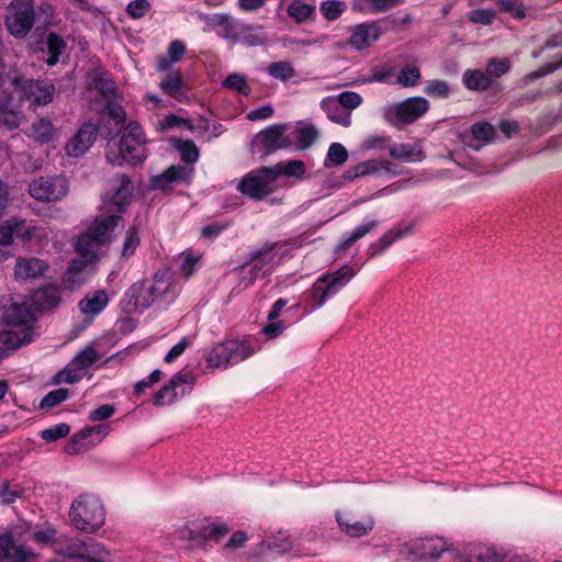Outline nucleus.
<instances>
[{
    "instance_id": "obj_62",
    "label": "nucleus",
    "mask_w": 562,
    "mask_h": 562,
    "mask_svg": "<svg viewBox=\"0 0 562 562\" xmlns=\"http://www.w3.org/2000/svg\"><path fill=\"white\" fill-rule=\"evenodd\" d=\"M336 102L345 110H353L362 103V97L355 91H344L338 95Z\"/></svg>"
},
{
    "instance_id": "obj_21",
    "label": "nucleus",
    "mask_w": 562,
    "mask_h": 562,
    "mask_svg": "<svg viewBox=\"0 0 562 562\" xmlns=\"http://www.w3.org/2000/svg\"><path fill=\"white\" fill-rule=\"evenodd\" d=\"M194 375L190 371H179L172 375L168 383L160 387L154 394L153 403L155 406H162L167 402L171 403L177 398V387L182 384H192Z\"/></svg>"
},
{
    "instance_id": "obj_42",
    "label": "nucleus",
    "mask_w": 562,
    "mask_h": 562,
    "mask_svg": "<svg viewBox=\"0 0 562 562\" xmlns=\"http://www.w3.org/2000/svg\"><path fill=\"white\" fill-rule=\"evenodd\" d=\"M281 243H266L261 248L255 250L250 257H248V266L252 265V270L257 269L259 263L266 265L270 262L274 257V249L279 247Z\"/></svg>"
},
{
    "instance_id": "obj_64",
    "label": "nucleus",
    "mask_w": 562,
    "mask_h": 562,
    "mask_svg": "<svg viewBox=\"0 0 562 562\" xmlns=\"http://www.w3.org/2000/svg\"><path fill=\"white\" fill-rule=\"evenodd\" d=\"M162 378V372L159 369L154 370L144 380L138 381L134 385V395L140 396L146 389L151 387L155 383L159 382Z\"/></svg>"
},
{
    "instance_id": "obj_41",
    "label": "nucleus",
    "mask_w": 562,
    "mask_h": 562,
    "mask_svg": "<svg viewBox=\"0 0 562 562\" xmlns=\"http://www.w3.org/2000/svg\"><path fill=\"white\" fill-rule=\"evenodd\" d=\"M100 246L101 244L97 243L92 236L85 232L78 237L75 248L82 258L91 260L95 257V252Z\"/></svg>"
},
{
    "instance_id": "obj_35",
    "label": "nucleus",
    "mask_w": 562,
    "mask_h": 562,
    "mask_svg": "<svg viewBox=\"0 0 562 562\" xmlns=\"http://www.w3.org/2000/svg\"><path fill=\"white\" fill-rule=\"evenodd\" d=\"M288 14L291 16L296 23H304L310 20H313L316 14V9L312 4H307L302 0H294L288 5Z\"/></svg>"
},
{
    "instance_id": "obj_49",
    "label": "nucleus",
    "mask_w": 562,
    "mask_h": 562,
    "mask_svg": "<svg viewBox=\"0 0 562 562\" xmlns=\"http://www.w3.org/2000/svg\"><path fill=\"white\" fill-rule=\"evenodd\" d=\"M348 151L342 144L333 143L327 150L325 166L328 167L329 164L334 166H341L348 160Z\"/></svg>"
},
{
    "instance_id": "obj_50",
    "label": "nucleus",
    "mask_w": 562,
    "mask_h": 562,
    "mask_svg": "<svg viewBox=\"0 0 562 562\" xmlns=\"http://www.w3.org/2000/svg\"><path fill=\"white\" fill-rule=\"evenodd\" d=\"M69 396V391L65 387H59L53 391H49L40 403V408L48 409L55 406H58L64 401H66Z\"/></svg>"
},
{
    "instance_id": "obj_43",
    "label": "nucleus",
    "mask_w": 562,
    "mask_h": 562,
    "mask_svg": "<svg viewBox=\"0 0 562 562\" xmlns=\"http://www.w3.org/2000/svg\"><path fill=\"white\" fill-rule=\"evenodd\" d=\"M140 244V232L137 225H131L126 231L121 256L123 258L132 257Z\"/></svg>"
},
{
    "instance_id": "obj_32",
    "label": "nucleus",
    "mask_w": 562,
    "mask_h": 562,
    "mask_svg": "<svg viewBox=\"0 0 562 562\" xmlns=\"http://www.w3.org/2000/svg\"><path fill=\"white\" fill-rule=\"evenodd\" d=\"M159 87L165 93L177 101H182L187 98V92L183 88V78L178 72H169L159 83Z\"/></svg>"
},
{
    "instance_id": "obj_29",
    "label": "nucleus",
    "mask_w": 562,
    "mask_h": 562,
    "mask_svg": "<svg viewBox=\"0 0 562 562\" xmlns=\"http://www.w3.org/2000/svg\"><path fill=\"white\" fill-rule=\"evenodd\" d=\"M389 154L394 159H401L408 162H418L424 159V153L418 144H393L389 148Z\"/></svg>"
},
{
    "instance_id": "obj_13",
    "label": "nucleus",
    "mask_w": 562,
    "mask_h": 562,
    "mask_svg": "<svg viewBox=\"0 0 562 562\" xmlns=\"http://www.w3.org/2000/svg\"><path fill=\"white\" fill-rule=\"evenodd\" d=\"M145 145L146 144L139 143L138 140L120 138L116 144L117 150L109 149L106 158L110 162L117 165H122V161L133 166L140 164L146 159Z\"/></svg>"
},
{
    "instance_id": "obj_19",
    "label": "nucleus",
    "mask_w": 562,
    "mask_h": 562,
    "mask_svg": "<svg viewBox=\"0 0 562 562\" xmlns=\"http://www.w3.org/2000/svg\"><path fill=\"white\" fill-rule=\"evenodd\" d=\"M382 35V30L376 22H364L350 27L348 44L361 50L376 42Z\"/></svg>"
},
{
    "instance_id": "obj_58",
    "label": "nucleus",
    "mask_w": 562,
    "mask_h": 562,
    "mask_svg": "<svg viewBox=\"0 0 562 562\" xmlns=\"http://www.w3.org/2000/svg\"><path fill=\"white\" fill-rule=\"evenodd\" d=\"M121 138L138 140L139 143L144 144L147 143L143 127L137 121H130L128 123H125L122 130Z\"/></svg>"
},
{
    "instance_id": "obj_63",
    "label": "nucleus",
    "mask_w": 562,
    "mask_h": 562,
    "mask_svg": "<svg viewBox=\"0 0 562 562\" xmlns=\"http://www.w3.org/2000/svg\"><path fill=\"white\" fill-rule=\"evenodd\" d=\"M229 227V222H212L204 225L201 229V237L214 240L217 238L223 232H225Z\"/></svg>"
},
{
    "instance_id": "obj_14",
    "label": "nucleus",
    "mask_w": 562,
    "mask_h": 562,
    "mask_svg": "<svg viewBox=\"0 0 562 562\" xmlns=\"http://www.w3.org/2000/svg\"><path fill=\"white\" fill-rule=\"evenodd\" d=\"M34 321L30 306L24 302L4 299L0 302V323L9 326L27 327Z\"/></svg>"
},
{
    "instance_id": "obj_54",
    "label": "nucleus",
    "mask_w": 562,
    "mask_h": 562,
    "mask_svg": "<svg viewBox=\"0 0 562 562\" xmlns=\"http://www.w3.org/2000/svg\"><path fill=\"white\" fill-rule=\"evenodd\" d=\"M98 359V351L94 347L89 346L77 353V356L74 358V363L78 367V369L86 370L94 364Z\"/></svg>"
},
{
    "instance_id": "obj_10",
    "label": "nucleus",
    "mask_w": 562,
    "mask_h": 562,
    "mask_svg": "<svg viewBox=\"0 0 562 562\" xmlns=\"http://www.w3.org/2000/svg\"><path fill=\"white\" fill-rule=\"evenodd\" d=\"M115 181L117 187L115 191L109 194L104 200V209L123 216L132 203L134 184L131 178L125 173L119 175Z\"/></svg>"
},
{
    "instance_id": "obj_59",
    "label": "nucleus",
    "mask_w": 562,
    "mask_h": 562,
    "mask_svg": "<svg viewBox=\"0 0 562 562\" xmlns=\"http://www.w3.org/2000/svg\"><path fill=\"white\" fill-rule=\"evenodd\" d=\"M173 127H186V128L190 130L191 132H193V128H194L193 124L189 120L182 119L173 113L166 115L159 122V128L162 132L169 131Z\"/></svg>"
},
{
    "instance_id": "obj_31",
    "label": "nucleus",
    "mask_w": 562,
    "mask_h": 562,
    "mask_svg": "<svg viewBox=\"0 0 562 562\" xmlns=\"http://www.w3.org/2000/svg\"><path fill=\"white\" fill-rule=\"evenodd\" d=\"M277 178L282 176L288 178H294L302 180L306 175V166L303 160L291 159L286 161H280L272 166Z\"/></svg>"
},
{
    "instance_id": "obj_53",
    "label": "nucleus",
    "mask_w": 562,
    "mask_h": 562,
    "mask_svg": "<svg viewBox=\"0 0 562 562\" xmlns=\"http://www.w3.org/2000/svg\"><path fill=\"white\" fill-rule=\"evenodd\" d=\"M510 69V61L507 58L493 57L486 63V72L490 78H499Z\"/></svg>"
},
{
    "instance_id": "obj_61",
    "label": "nucleus",
    "mask_w": 562,
    "mask_h": 562,
    "mask_svg": "<svg viewBox=\"0 0 562 562\" xmlns=\"http://www.w3.org/2000/svg\"><path fill=\"white\" fill-rule=\"evenodd\" d=\"M472 135L475 139L490 142L495 135V128L487 122L474 123L471 127Z\"/></svg>"
},
{
    "instance_id": "obj_57",
    "label": "nucleus",
    "mask_w": 562,
    "mask_h": 562,
    "mask_svg": "<svg viewBox=\"0 0 562 562\" xmlns=\"http://www.w3.org/2000/svg\"><path fill=\"white\" fill-rule=\"evenodd\" d=\"M69 432L70 426L66 423H60L42 430L41 438L47 442H54L58 439L67 437Z\"/></svg>"
},
{
    "instance_id": "obj_52",
    "label": "nucleus",
    "mask_w": 562,
    "mask_h": 562,
    "mask_svg": "<svg viewBox=\"0 0 562 562\" xmlns=\"http://www.w3.org/2000/svg\"><path fill=\"white\" fill-rule=\"evenodd\" d=\"M346 9V4L339 0H326L321 3V12L328 21L337 20Z\"/></svg>"
},
{
    "instance_id": "obj_8",
    "label": "nucleus",
    "mask_w": 562,
    "mask_h": 562,
    "mask_svg": "<svg viewBox=\"0 0 562 562\" xmlns=\"http://www.w3.org/2000/svg\"><path fill=\"white\" fill-rule=\"evenodd\" d=\"M246 358V345L239 340H227L214 346L206 355L207 368H227Z\"/></svg>"
},
{
    "instance_id": "obj_22",
    "label": "nucleus",
    "mask_w": 562,
    "mask_h": 562,
    "mask_svg": "<svg viewBox=\"0 0 562 562\" xmlns=\"http://www.w3.org/2000/svg\"><path fill=\"white\" fill-rule=\"evenodd\" d=\"M109 304V295L104 290H97L87 293L78 303L79 311L93 319Z\"/></svg>"
},
{
    "instance_id": "obj_28",
    "label": "nucleus",
    "mask_w": 562,
    "mask_h": 562,
    "mask_svg": "<svg viewBox=\"0 0 562 562\" xmlns=\"http://www.w3.org/2000/svg\"><path fill=\"white\" fill-rule=\"evenodd\" d=\"M285 124H272L256 135L252 146L260 143L266 148L267 153H273L278 150L282 132H285Z\"/></svg>"
},
{
    "instance_id": "obj_46",
    "label": "nucleus",
    "mask_w": 562,
    "mask_h": 562,
    "mask_svg": "<svg viewBox=\"0 0 562 562\" xmlns=\"http://www.w3.org/2000/svg\"><path fill=\"white\" fill-rule=\"evenodd\" d=\"M104 112L111 120H113L117 127L115 135L121 133L126 123V112L124 108L113 99L105 102Z\"/></svg>"
},
{
    "instance_id": "obj_18",
    "label": "nucleus",
    "mask_w": 562,
    "mask_h": 562,
    "mask_svg": "<svg viewBox=\"0 0 562 562\" xmlns=\"http://www.w3.org/2000/svg\"><path fill=\"white\" fill-rule=\"evenodd\" d=\"M336 521L341 532L350 538H360L367 536L374 528V519L371 516H364L355 519L350 513L336 512Z\"/></svg>"
},
{
    "instance_id": "obj_36",
    "label": "nucleus",
    "mask_w": 562,
    "mask_h": 562,
    "mask_svg": "<svg viewBox=\"0 0 562 562\" xmlns=\"http://www.w3.org/2000/svg\"><path fill=\"white\" fill-rule=\"evenodd\" d=\"M88 260L74 259L64 274V282L71 289L80 286L85 282L82 273L87 268Z\"/></svg>"
},
{
    "instance_id": "obj_7",
    "label": "nucleus",
    "mask_w": 562,
    "mask_h": 562,
    "mask_svg": "<svg viewBox=\"0 0 562 562\" xmlns=\"http://www.w3.org/2000/svg\"><path fill=\"white\" fill-rule=\"evenodd\" d=\"M68 180L63 175L38 177L29 184V193L38 201L55 202L68 194Z\"/></svg>"
},
{
    "instance_id": "obj_37",
    "label": "nucleus",
    "mask_w": 562,
    "mask_h": 562,
    "mask_svg": "<svg viewBox=\"0 0 562 562\" xmlns=\"http://www.w3.org/2000/svg\"><path fill=\"white\" fill-rule=\"evenodd\" d=\"M382 160L370 159L351 167L346 172V179L353 180L359 177L379 175L382 172Z\"/></svg>"
},
{
    "instance_id": "obj_5",
    "label": "nucleus",
    "mask_w": 562,
    "mask_h": 562,
    "mask_svg": "<svg viewBox=\"0 0 562 562\" xmlns=\"http://www.w3.org/2000/svg\"><path fill=\"white\" fill-rule=\"evenodd\" d=\"M36 12L34 0H11L5 9L4 25L18 40L25 38L34 27Z\"/></svg>"
},
{
    "instance_id": "obj_60",
    "label": "nucleus",
    "mask_w": 562,
    "mask_h": 562,
    "mask_svg": "<svg viewBox=\"0 0 562 562\" xmlns=\"http://www.w3.org/2000/svg\"><path fill=\"white\" fill-rule=\"evenodd\" d=\"M22 488L19 485H15L11 488L10 482L4 480L0 486V503L2 505H11L16 498L21 497Z\"/></svg>"
},
{
    "instance_id": "obj_44",
    "label": "nucleus",
    "mask_w": 562,
    "mask_h": 562,
    "mask_svg": "<svg viewBox=\"0 0 562 562\" xmlns=\"http://www.w3.org/2000/svg\"><path fill=\"white\" fill-rule=\"evenodd\" d=\"M34 138L41 144H49L54 138L55 128L53 124L45 119H38L32 125Z\"/></svg>"
},
{
    "instance_id": "obj_6",
    "label": "nucleus",
    "mask_w": 562,
    "mask_h": 562,
    "mask_svg": "<svg viewBox=\"0 0 562 562\" xmlns=\"http://www.w3.org/2000/svg\"><path fill=\"white\" fill-rule=\"evenodd\" d=\"M429 110V102L423 97L407 98L384 110V120L394 127L412 124Z\"/></svg>"
},
{
    "instance_id": "obj_3",
    "label": "nucleus",
    "mask_w": 562,
    "mask_h": 562,
    "mask_svg": "<svg viewBox=\"0 0 562 562\" xmlns=\"http://www.w3.org/2000/svg\"><path fill=\"white\" fill-rule=\"evenodd\" d=\"M356 272L349 266H342L333 273L319 277L307 294L310 311L322 307L328 299L336 295L353 277Z\"/></svg>"
},
{
    "instance_id": "obj_33",
    "label": "nucleus",
    "mask_w": 562,
    "mask_h": 562,
    "mask_svg": "<svg viewBox=\"0 0 562 562\" xmlns=\"http://www.w3.org/2000/svg\"><path fill=\"white\" fill-rule=\"evenodd\" d=\"M45 44L48 54L46 64L53 67L59 61V58L66 49L67 44L63 36L53 31L47 33Z\"/></svg>"
},
{
    "instance_id": "obj_12",
    "label": "nucleus",
    "mask_w": 562,
    "mask_h": 562,
    "mask_svg": "<svg viewBox=\"0 0 562 562\" xmlns=\"http://www.w3.org/2000/svg\"><path fill=\"white\" fill-rule=\"evenodd\" d=\"M192 168L171 165L161 173L153 176L149 180V186L153 190H160L164 193H170L175 184L189 183L192 177Z\"/></svg>"
},
{
    "instance_id": "obj_45",
    "label": "nucleus",
    "mask_w": 562,
    "mask_h": 562,
    "mask_svg": "<svg viewBox=\"0 0 562 562\" xmlns=\"http://www.w3.org/2000/svg\"><path fill=\"white\" fill-rule=\"evenodd\" d=\"M422 78L420 70L417 66L407 64L397 75V83L405 88L416 87Z\"/></svg>"
},
{
    "instance_id": "obj_24",
    "label": "nucleus",
    "mask_w": 562,
    "mask_h": 562,
    "mask_svg": "<svg viewBox=\"0 0 562 562\" xmlns=\"http://www.w3.org/2000/svg\"><path fill=\"white\" fill-rule=\"evenodd\" d=\"M231 531L225 522H210L207 525L196 526L190 531V538L194 541H220Z\"/></svg>"
},
{
    "instance_id": "obj_47",
    "label": "nucleus",
    "mask_w": 562,
    "mask_h": 562,
    "mask_svg": "<svg viewBox=\"0 0 562 562\" xmlns=\"http://www.w3.org/2000/svg\"><path fill=\"white\" fill-rule=\"evenodd\" d=\"M35 300L41 310H50L59 304L60 295L54 288L42 289L36 292Z\"/></svg>"
},
{
    "instance_id": "obj_51",
    "label": "nucleus",
    "mask_w": 562,
    "mask_h": 562,
    "mask_svg": "<svg viewBox=\"0 0 562 562\" xmlns=\"http://www.w3.org/2000/svg\"><path fill=\"white\" fill-rule=\"evenodd\" d=\"M424 92L431 98L445 99L450 93V86L445 80L432 79L426 82Z\"/></svg>"
},
{
    "instance_id": "obj_15",
    "label": "nucleus",
    "mask_w": 562,
    "mask_h": 562,
    "mask_svg": "<svg viewBox=\"0 0 562 562\" xmlns=\"http://www.w3.org/2000/svg\"><path fill=\"white\" fill-rule=\"evenodd\" d=\"M98 134L99 126L97 124L92 122H85L75 135L66 143V154L74 158L83 156L94 144Z\"/></svg>"
},
{
    "instance_id": "obj_55",
    "label": "nucleus",
    "mask_w": 562,
    "mask_h": 562,
    "mask_svg": "<svg viewBox=\"0 0 562 562\" xmlns=\"http://www.w3.org/2000/svg\"><path fill=\"white\" fill-rule=\"evenodd\" d=\"M268 72L273 78L280 79L282 81H286L295 75L294 68L288 61H277L270 64L268 66Z\"/></svg>"
},
{
    "instance_id": "obj_56",
    "label": "nucleus",
    "mask_w": 562,
    "mask_h": 562,
    "mask_svg": "<svg viewBox=\"0 0 562 562\" xmlns=\"http://www.w3.org/2000/svg\"><path fill=\"white\" fill-rule=\"evenodd\" d=\"M497 5L502 12L509 13L515 20L526 18L525 5L517 0H498Z\"/></svg>"
},
{
    "instance_id": "obj_2",
    "label": "nucleus",
    "mask_w": 562,
    "mask_h": 562,
    "mask_svg": "<svg viewBox=\"0 0 562 562\" xmlns=\"http://www.w3.org/2000/svg\"><path fill=\"white\" fill-rule=\"evenodd\" d=\"M69 517L74 526L87 533L99 530L105 521L101 499L93 494H82L70 506Z\"/></svg>"
},
{
    "instance_id": "obj_16",
    "label": "nucleus",
    "mask_w": 562,
    "mask_h": 562,
    "mask_svg": "<svg viewBox=\"0 0 562 562\" xmlns=\"http://www.w3.org/2000/svg\"><path fill=\"white\" fill-rule=\"evenodd\" d=\"M123 216L104 209L102 213L94 217L86 232L92 236L97 243L106 245L111 243V234L119 225L123 224Z\"/></svg>"
},
{
    "instance_id": "obj_11",
    "label": "nucleus",
    "mask_w": 562,
    "mask_h": 562,
    "mask_svg": "<svg viewBox=\"0 0 562 562\" xmlns=\"http://www.w3.org/2000/svg\"><path fill=\"white\" fill-rule=\"evenodd\" d=\"M278 180L272 166L248 172V198L262 200L276 191Z\"/></svg>"
},
{
    "instance_id": "obj_1",
    "label": "nucleus",
    "mask_w": 562,
    "mask_h": 562,
    "mask_svg": "<svg viewBox=\"0 0 562 562\" xmlns=\"http://www.w3.org/2000/svg\"><path fill=\"white\" fill-rule=\"evenodd\" d=\"M172 283L165 273L156 272L151 280H142L133 283L124 293L121 301L123 310L133 313L146 310L155 303H168L172 301Z\"/></svg>"
},
{
    "instance_id": "obj_39",
    "label": "nucleus",
    "mask_w": 562,
    "mask_h": 562,
    "mask_svg": "<svg viewBox=\"0 0 562 562\" xmlns=\"http://www.w3.org/2000/svg\"><path fill=\"white\" fill-rule=\"evenodd\" d=\"M293 134H295V149L297 150H306L319 136L318 131L312 124L296 128Z\"/></svg>"
},
{
    "instance_id": "obj_48",
    "label": "nucleus",
    "mask_w": 562,
    "mask_h": 562,
    "mask_svg": "<svg viewBox=\"0 0 562 562\" xmlns=\"http://www.w3.org/2000/svg\"><path fill=\"white\" fill-rule=\"evenodd\" d=\"M89 553H94V551L91 550V544L85 541L70 542L61 551L63 555L78 559L80 562H82L83 558H87Z\"/></svg>"
},
{
    "instance_id": "obj_26",
    "label": "nucleus",
    "mask_w": 562,
    "mask_h": 562,
    "mask_svg": "<svg viewBox=\"0 0 562 562\" xmlns=\"http://www.w3.org/2000/svg\"><path fill=\"white\" fill-rule=\"evenodd\" d=\"M462 83L470 91L483 92L493 87L494 80L490 78L486 70L467 69L462 74Z\"/></svg>"
},
{
    "instance_id": "obj_20",
    "label": "nucleus",
    "mask_w": 562,
    "mask_h": 562,
    "mask_svg": "<svg viewBox=\"0 0 562 562\" xmlns=\"http://www.w3.org/2000/svg\"><path fill=\"white\" fill-rule=\"evenodd\" d=\"M35 553L24 544L16 546L13 535L4 532L0 535V561L30 562Z\"/></svg>"
},
{
    "instance_id": "obj_17",
    "label": "nucleus",
    "mask_w": 562,
    "mask_h": 562,
    "mask_svg": "<svg viewBox=\"0 0 562 562\" xmlns=\"http://www.w3.org/2000/svg\"><path fill=\"white\" fill-rule=\"evenodd\" d=\"M293 547V540L285 531H280L267 540H262L251 553V558L268 561L281 555Z\"/></svg>"
},
{
    "instance_id": "obj_23",
    "label": "nucleus",
    "mask_w": 562,
    "mask_h": 562,
    "mask_svg": "<svg viewBox=\"0 0 562 562\" xmlns=\"http://www.w3.org/2000/svg\"><path fill=\"white\" fill-rule=\"evenodd\" d=\"M48 265L38 258H19L14 268L16 279H36L44 276Z\"/></svg>"
},
{
    "instance_id": "obj_4",
    "label": "nucleus",
    "mask_w": 562,
    "mask_h": 562,
    "mask_svg": "<svg viewBox=\"0 0 562 562\" xmlns=\"http://www.w3.org/2000/svg\"><path fill=\"white\" fill-rule=\"evenodd\" d=\"M9 81L20 101H29L37 106L47 105L53 101L55 86L49 80L26 79L14 72L9 75Z\"/></svg>"
},
{
    "instance_id": "obj_27",
    "label": "nucleus",
    "mask_w": 562,
    "mask_h": 562,
    "mask_svg": "<svg viewBox=\"0 0 562 562\" xmlns=\"http://www.w3.org/2000/svg\"><path fill=\"white\" fill-rule=\"evenodd\" d=\"M31 341L32 339L27 333H23L22 336H20L18 333L12 330L0 331V361L21 346L27 345Z\"/></svg>"
},
{
    "instance_id": "obj_38",
    "label": "nucleus",
    "mask_w": 562,
    "mask_h": 562,
    "mask_svg": "<svg viewBox=\"0 0 562 562\" xmlns=\"http://www.w3.org/2000/svg\"><path fill=\"white\" fill-rule=\"evenodd\" d=\"M9 223L11 224V228H13L14 239H19L25 243L37 237L38 228L32 222L26 220L10 218Z\"/></svg>"
},
{
    "instance_id": "obj_25",
    "label": "nucleus",
    "mask_w": 562,
    "mask_h": 562,
    "mask_svg": "<svg viewBox=\"0 0 562 562\" xmlns=\"http://www.w3.org/2000/svg\"><path fill=\"white\" fill-rule=\"evenodd\" d=\"M89 88L95 90L104 102L116 97V83L106 71H94Z\"/></svg>"
},
{
    "instance_id": "obj_40",
    "label": "nucleus",
    "mask_w": 562,
    "mask_h": 562,
    "mask_svg": "<svg viewBox=\"0 0 562 562\" xmlns=\"http://www.w3.org/2000/svg\"><path fill=\"white\" fill-rule=\"evenodd\" d=\"M407 234V231H389L375 243L369 247L370 257L378 256L392 246L394 241L401 239Z\"/></svg>"
},
{
    "instance_id": "obj_9",
    "label": "nucleus",
    "mask_w": 562,
    "mask_h": 562,
    "mask_svg": "<svg viewBox=\"0 0 562 562\" xmlns=\"http://www.w3.org/2000/svg\"><path fill=\"white\" fill-rule=\"evenodd\" d=\"M448 553L453 559L457 555L447 541L441 537H425L413 540L408 547L409 555L416 560H435L442 553Z\"/></svg>"
},
{
    "instance_id": "obj_30",
    "label": "nucleus",
    "mask_w": 562,
    "mask_h": 562,
    "mask_svg": "<svg viewBox=\"0 0 562 562\" xmlns=\"http://www.w3.org/2000/svg\"><path fill=\"white\" fill-rule=\"evenodd\" d=\"M379 225L378 220L364 217L363 222L358 225L348 236H345L336 248V251H342L350 248L359 239L363 238L372 229Z\"/></svg>"
},
{
    "instance_id": "obj_34",
    "label": "nucleus",
    "mask_w": 562,
    "mask_h": 562,
    "mask_svg": "<svg viewBox=\"0 0 562 562\" xmlns=\"http://www.w3.org/2000/svg\"><path fill=\"white\" fill-rule=\"evenodd\" d=\"M172 147L184 164H194L200 158V149L192 139L172 138Z\"/></svg>"
}]
</instances>
